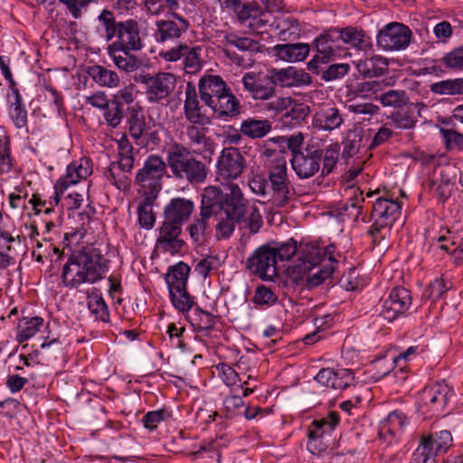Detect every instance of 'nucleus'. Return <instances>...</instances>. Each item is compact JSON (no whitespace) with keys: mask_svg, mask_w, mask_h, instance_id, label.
Listing matches in <instances>:
<instances>
[{"mask_svg":"<svg viewBox=\"0 0 463 463\" xmlns=\"http://www.w3.org/2000/svg\"><path fill=\"white\" fill-rule=\"evenodd\" d=\"M248 201L238 184L229 185V193H222L217 186L210 185L203 189L199 217L194 218L187 227L194 243L203 245L211 232L210 219L216 221L215 230L218 239H228L233 233L236 224L242 222L247 214Z\"/></svg>","mask_w":463,"mask_h":463,"instance_id":"nucleus-1","label":"nucleus"},{"mask_svg":"<svg viewBox=\"0 0 463 463\" xmlns=\"http://www.w3.org/2000/svg\"><path fill=\"white\" fill-rule=\"evenodd\" d=\"M335 246L301 245L298 262L287 269L288 280L294 287L312 288L322 284L335 271L338 263Z\"/></svg>","mask_w":463,"mask_h":463,"instance_id":"nucleus-2","label":"nucleus"},{"mask_svg":"<svg viewBox=\"0 0 463 463\" xmlns=\"http://www.w3.org/2000/svg\"><path fill=\"white\" fill-rule=\"evenodd\" d=\"M109 260L96 248H83L72 252L61 270L64 287L77 288L80 285L101 280L109 270Z\"/></svg>","mask_w":463,"mask_h":463,"instance_id":"nucleus-3","label":"nucleus"},{"mask_svg":"<svg viewBox=\"0 0 463 463\" xmlns=\"http://www.w3.org/2000/svg\"><path fill=\"white\" fill-rule=\"evenodd\" d=\"M201 100L219 118H235L241 113L240 100L219 75L205 74L198 82Z\"/></svg>","mask_w":463,"mask_h":463,"instance_id":"nucleus-4","label":"nucleus"},{"mask_svg":"<svg viewBox=\"0 0 463 463\" xmlns=\"http://www.w3.org/2000/svg\"><path fill=\"white\" fill-rule=\"evenodd\" d=\"M166 164L175 178L192 185L203 184L209 174L206 164L194 157L184 145L178 143L167 151Z\"/></svg>","mask_w":463,"mask_h":463,"instance_id":"nucleus-5","label":"nucleus"},{"mask_svg":"<svg viewBox=\"0 0 463 463\" xmlns=\"http://www.w3.org/2000/svg\"><path fill=\"white\" fill-rule=\"evenodd\" d=\"M268 179L269 186L268 203L277 208L288 205L296 193L289 181L287 161L283 156H275L271 160L268 170Z\"/></svg>","mask_w":463,"mask_h":463,"instance_id":"nucleus-6","label":"nucleus"},{"mask_svg":"<svg viewBox=\"0 0 463 463\" xmlns=\"http://www.w3.org/2000/svg\"><path fill=\"white\" fill-rule=\"evenodd\" d=\"M167 164L162 156L150 155L146 157L143 166L137 172L134 184L142 196L157 198L162 189L163 177Z\"/></svg>","mask_w":463,"mask_h":463,"instance_id":"nucleus-7","label":"nucleus"},{"mask_svg":"<svg viewBox=\"0 0 463 463\" xmlns=\"http://www.w3.org/2000/svg\"><path fill=\"white\" fill-rule=\"evenodd\" d=\"M398 201L378 198L373 205V224L369 230L373 244H379L389 235L391 228L401 214Z\"/></svg>","mask_w":463,"mask_h":463,"instance_id":"nucleus-8","label":"nucleus"},{"mask_svg":"<svg viewBox=\"0 0 463 463\" xmlns=\"http://www.w3.org/2000/svg\"><path fill=\"white\" fill-rule=\"evenodd\" d=\"M135 81L145 86L146 98L150 103H161L167 99L176 86V78L169 72L155 75L141 72L135 76Z\"/></svg>","mask_w":463,"mask_h":463,"instance_id":"nucleus-9","label":"nucleus"},{"mask_svg":"<svg viewBox=\"0 0 463 463\" xmlns=\"http://www.w3.org/2000/svg\"><path fill=\"white\" fill-rule=\"evenodd\" d=\"M453 445L451 432L447 430L423 434L418 449L413 454L415 463H428L435 458L445 454Z\"/></svg>","mask_w":463,"mask_h":463,"instance_id":"nucleus-10","label":"nucleus"},{"mask_svg":"<svg viewBox=\"0 0 463 463\" xmlns=\"http://www.w3.org/2000/svg\"><path fill=\"white\" fill-rule=\"evenodd\" d=\"M339 42L336 35V28H331L315 38L312 47L316 51L315 55L307 63V69L315 74H319L317 68L328 64L339 56Z\"/></svg>","mask_w":463,"mask_h":463,"instance_id":"nucleus-11","label":"nucleus"},{"mask_svg":"<svg viewBox=\"0 0 463 463\" xmlns=\"http://www.w3.org/2000/svg\"><path fill=\"white\" fill-rule=\"evenodd\" d=\"M245 167V160L236 147H225L222 149L216 165V180L222 184H227L226 191L229 193V185L232 180L241 176Z\"/></svg>","mask_w":463,"mask_h":463,"instance_id":"nucleus-12","label":"nucleus"},{"mask_svg":"<svg viewBox=\"0 0 463 463\" xmlns=\"http://www.w3.org/2000/svg\"><path fill=\"white\" fill-rule=\"evenodd\" d=\"M246 268L263 280H272L278 275L273 248L269 244L257 248L247 259Z\"/></svg>","mask_w":463,"mask_h":463,"instance_id":"nucleus-13","label":"nucleus"},{"mask_svg":"<svg viewBox=\"0 0 463 463\" xmlns=\"http://www.w3.org/2000/svg\"><path fill=\"white\" fill-rule=\"evenodd\" d=\"M412 304L410 290L404 287L393 288L383 299L380 317L387 322H392L407 314Z\"/></svg>","mask_w":463,"mask_h":463,"instance_id":"nucleus-14","label":"nucleus"},{"mask_svg":"<svg viewBox=\"0 0 463 463\" xmlns=\"http://www.w3.org/2000/svg\"><path fill=\"white\" fill-rule=\"evenodd\" d=\"M157 43L175 42L180 39L190 28L189 21L175 11H169L165 19L156 23Z\"/></svg>","mask_w":463,"mask_h":463,"instance_id":"nucleus-15","label":"nucleus"},{"mask_svg":"<svg viewBox=\"0 0 463 463\" xmlns=\"http://www.w3.org/2000/svg\"><path fill=\"white\" fill-rule=\"evenodd\" d=\"M207 128L198 123H189L184 126L180 139L185 144L190 151L196 155H213L214 143L210 137L206 136Z\"/></svg>","mask_w":463,"mask_h":463,"instance_id":"nucleus-16","label":"nucleus"},{"mask_svg":"<svg viewBox=\"0 0 463 463\" xmlns=\"http://www.w3.org/2000/svg\"><path fill=\"white\" fill-rule=\"evenodd\" d=\"M322 149L307 145L305 149L290 159L292 168L300 179H307L320 169Z\"/></svg>","mask_w":463,"mask_h":463,"instance_id":"nucleus-17","label":"nucleus"},{"mask_svg":"<svg viewBox=\"0 0 463 463\" xmlns=\"http://www.w3.org/2000/svg\"><path fill=\"white\" fill-rule=\"evenodd\" d=\"M113 43L108 48L124 49L127 52L139 51L143 47L139 25L134 19L118 22Z\"/></svg>","mask_w":463,"mask_h":463,"instance_id":"nucleus-18","label":"nucleus"},{"mask_svg":"<svg viewBox=\"0 0 463 463\" xmlns=\"http://www.w3.org/2000/svg\"><path fill=\"white\" fill-rule=\"evenodd\" d=\"M411 37V31L408 26L391 23L378 33L377 44L385 51L401 50L409 45Z\"/></svg>","mask_w":463,"mask_h":463,"instance_id":"nucleus-19","label":"nucleus"},{"mask_svg":"<svg viewBox=\"0 0 463 463\" xmlns=\"http://www.w3.org/2000/svg\"><path fill=\"white\" fill-rule=\"evenodd\" d=\"M454 395L453 389L445 382H439L425 387L420 395L422 406L429 408L432 413L444 411L449 399Z\"/></svg>","mask_w":463,"mask_h":463,"instance_id":"nucleus-20","label":"nucleus"},{"mask_svg":"<svg viewBox=\"0 0 463 463\" xmlns=\"http://www.w3.org/2000/svg\"><path fill=\"white\" fill-rule=\"evenodd\" d=\"M241 82L244 90L255 100H269L275 97L276 88L269 74L260 77L253 72H247L242 77Z\"/></svg>","mask_w":463,"mask_h":463,"instance_id":"nucleus-21","label":"nucleus"},{"mask_svg":"<svg viewBox=\"0 0 463 463\" xmlns=\"http://www.w3.org/2000/svg\"><path fill=\"white\" fill-rule=\"evenodd\" d=\"M181 232V225L164 220L159 229V235L156 239V248L171 255L180 252L184 246V241L180 238Z\"/></svg>","mask_w":463,"mask_h":463,"instance_id":"nucleus-22","label":"nucleus"},{"mask_svg":"<svg viewBox=\"0 0 463 463\" xmlns=\"http://www.w3.org/2000/svg\"><path fill=\"white\" fill-rule=\"evenodd\" d=\"M269 75L275 88L276 86L283 88L307 86L312 83V78L308 73L292 66L284 69H272Z\"/></svg>","mask_w":463,"mask_h":463,"instance_id":"nucleus-23","label":"nucleus"},{"mask_svg":"<svg viewBox=\"0 0 463 463\" xmlns=\"http://www.w3.org/2000/svg\"><path fill=\"white\" fill-rule=\"evenodd\" d=\"M194 211V203L185 197L172 198L164 208V220L181 225L187 222Z\"/></svg>","mask_w":463,"mask_h":463,"instance_id":"nucleus-24","label":"nucleus"},{"mask_svg":"<svg viewBox=\"0 0 463 463\" xmlns=\"http://www.w3.org/2000/svg\"><path fill=\"white\" fill-rule=\"evenodd\" d=\"M203 106L200 105L195 87L188 82L185 88V99L184 113L189 123H198L206 126L211 123L210 118L203 112Z\"/></svg>","mask_w":463,"mask_h":463,"instance_id":"nucleus-25","label":"nucleus"},{"mask_svg":"<svg viewBox=\"0 0 463 463\" xmlns=\"http://www.w3.org/2000/svg\"><path fill=\"white\" fill-rule=\"evenodd\" d=\"M315 380L323 386L335 390H343L354 382L353 371L350 369L331 368L321 369L315 377Z\"/></svg>","mask_w":463,"mask_h":463,"instance_id":"nucleus-26","label":"nucleus"},{"mask_svg":"<svg viewBox=\"0 0 463 463\" xmlns=\"http://www.w3.org/2000/svg\"><path fill=\"white\" fill-rule=\"evenodd\" d=\"M311 45L304 43L276 44L272 48L273 54L287 62L304 61L309 54Z\"/></svg>","mask_w":463,"mask_h":463,"instance_id":"nucleus-27","label":"nucleus"},{"mask_svg":"<svg viewBox=\"0 0 463 463\" xmlns=\"http://www.w3.org/2000/svg\"><path fill=\"white\" fill-rule=\"evenodd\" d=\"M91 172L92 170L88 160L80 159V161H74L67 166L66 175L57 180L56 188L67 189L69 186L79 183L81 179L87 178Z\"/></svg>","mask_w":463,"mask_h":463,"instance_id":"nucleus-28","label":"nucleus"},{"mask_svg":"<svg viewBox=\"0 0 463 463\" xmlns=\"http://www.w3.org/2000/svg\"><path fill=\"white\" fill-rule=\"evenodd\" d=\"M343 122V116L335 107H323L313 118L314 126L321 130H335L339 128Z\"/></svg>","mask_w":463,"mask_h":463,"instance_id":"nucleus-29","label":"nucleus"},{"mask_svg":"<svg viewBox=\"0 0 463 463\" xmlns=\"http://www.w3.org/2000/svg\"><path fill=\"white\" fill-rule=\"evenodd\" d=\"M127 123L131 137L138 144L148 129L144 110L140 105L135 104L127 109Z\"/></svg>","mask_w":463,"mask_h":463,"instance_id":"nucleus-30","label":"nucleus"},{"mask_svg":"<svg viewBox=\"0 0 463 463\" xmlns=\"http://www.w3.org/2000/svg\"><path fill=\"white\" fill-rule=\"evenodd\" d=\"M388 60L381 55H373L360 60L356 68L365 78H374L383 75L388 71Z\"/></svg>","mask_w":463,"mask_h":463,"instance_id":"nucleus-31","label":"nucleus"},{"mask_svg":"<svg viewBox=\"0 0 463 463\" xmlns=\"http://www.w3.org/2000/svg\"><path fill=\"white\" fill-rule=\"evenodd\" d=\"M448 236H440L439 248L449 254L457 265L463 261V232L451 233L448 231Z\"/></svg>","mask_w":463,"mask_h":463,"instance_id":"nucleus-32","label":"nucleus"},{"mask_svg":"<svg viewBox=\"0 0 463 463\" xmlns=\"http://www.w3.org/2000/svg\"><path fill=\"white\" fill-rule=\"evenodd\" d=\"M336 35L338 42L342 41L358 50L366 51L371 47L370 37L366 36L363 31L354 27L336 28Z\"/></svg>","mask_w":463,"mask_h":463,"instance_id":"nucleus-33","label":"nucleus"},{"mask_svg":"<svg viewBox=\"0 0 463 463\" xmlns=\"http://www.w3.org/2000/svg\"><path fill=\"white\" fill-rule=\"evenodd\" d=\"M108 53L115 65L125 72H133L141 65L138 59L124 49L108 48Z\"/></svg>","mask_w":463,"mask_h":463,"instance_id":"nucleus-34","label":"nucleus"},{"mask_svg":"<svg viewBox=\"0 0 463 463\" xmlns=\"http://www.w3.org/2000/svg\"><path fill=\"white\" fill-rule=\"evenodd\" d=\"M88 73L91 79L99 86L106 88H116L119 85L120 79L118 73L101 65L89 67Z\"/></svg>","mask_w":463,"mask_h":463,"instance_id":"nucleus-35","label":"nucleus"},{"mask_svg":"<svg viewBox=\"0 0 463 463\" xmlns=\"http://www.w3.org/2000/svg\"><path fill=\"white\" fill-rule=\"evenodd\" d=\"M241 132L250 138H262L271 130V122L268 119L248 118L240 128Z\"/></svg>","mask_w":463,"mask_h":463,"instance_id":"nucleus-36","label":"nucleus"},{"mask_svg":"<svg viewBox=\"0 0 463 463\" xmlns=\"http://www.w3.org/2000/svg\"><path fill=\"white\" fill-rule=\"evenodd\" d=\"M364 203V194L359 189H356L346 202L340 204V214L355 222L363 213Z\"/></svg>","mask_w":463,"mask_h":463,"instance_id":"nucleus-37","label":"nucleus"},{"mask_svg":"<svg viewBox=\"0 0 463 463\" xmlns=\"http://www.w3.org/2000/svg\"><path fill=\"white\" fill-rule=\"evenodd\" d=\"M132 169L122 167L119 163L112 162L106 173L107 179L120 191H128L130 188L131 180L129 174Z\"/></svg>","mask_w":463,"mask_h":463,"instance_id":"nucleus-38","label":"nucleus"},{"mask_svg":"<svg viewBox=\"0 0 463 463\" xmlns=\"http://www.w3.org/2000/svg\"><path fill=\"white\" fill-rule=\"evenodd\" d=\"M190 267L183 261L171 266L165 274L168 290L187 287Z\"/></svg>","mask_w":463,"mask_h":463,"instance_id":"nucleus-39","label":"nucleus"},{"mask_svg":"<svg viewBox=\"0 0 463 463\" xmlns=\"http://www.w3.org/2000/svg\"><path fill=\"white\" fill-rule=\"evenodd\" d=\"M339 423V415L335 411H331L327 414L326 417L314 420L310 426L308 427L310 430L317 432L320 437H324L326 439H332V433L335 430V427Z\"/></svg>","mask_w":463,"mask_h":463,"instance_id":"nucleus-40","label":"nucleus"},{"mask_svg":"<svg viewBox=\"0 0 463 463\" xmlns=\"http://www.w3.org/2000/svg\"><path fill=\"white\" fill-rule=\"evenodd\" d=\"M43 324V319L41 317L21 319L17 326V341L22 343L33 337L40 330Z\"/></svg>","mask_w":463,"mask_h":463,"instance_id":"nucleus-41","label":"nucleus"},{"mask_svg":"<svg viewBox=\"0 0 463 463\" xmlns=\"http://www.w3.org/2000/svg\"><path fill=\"white\" fill-rule=\"evenodd\" d=\"M408 424L407 416L401 411L390 412L387 418L381 422V431H386L392 436L397 435Z\"/></svg>","mask_w":463,"mask_h":463,"instance_id":"nucleus-42","label":"nucleus"},{"mask_svg":"<svg viewBox=\"0 0 463 463\" xmlns=\"http://www.w3.org/2000/svg\"><path fill=\"white\" fill-rule=\"evenodd\" d=\"M169 291L173 306L182 313H186L194 306V297L187 291V287L174 288Z\"/></svg>","mask_w":463,"mask_h":463,"instance_id":"nucleus-43","label":"nucleus"},{"mask_svg":"<svg viewBox=\"0 0 463 463\" xmlns=\"http://www.w3.org/2000/svg\"><path fill=\"white\" fill-rule=\"evenodd\" d=\"M88 307L95 316L96 319L101 320L102 322L109 321V307L98 290L88 296Z\"/></svg>","mask_w":463,"mask_h":463,"instance_id":"nucleus-44","label":"nucleus"},{"mask_svg":"<svg viewBox=\"0 0 463 463\" xmlns=\"http://www.w3.org/2000/svg\"><path fill=\"white\" fill-rule=\"evenodd\" d=\"M222 42L227 45L236 47L241 52H255L260 49L258 41L248 37H240L233 33H226Z\"/></svg>","mask_w":463,"mask_h":463,"instance_id":"nucleus-45","label":"nucleus"},{"mask_svg":"<svg viewBox=\"0 0 463 463\" xmlns=\"http://www.w3.org/2000/svg\"><path fill=\"white\" fill-rule=\"evenodd\" d=\"M283 114V121L289 125H298L308 115L309 107L304 103H298L292 99V105Z\"/></svg>","mask_w":463,"mask_h":463,"instance_id":"nucleus-46","label":"nucleus"},{"mask_svg":"<svg viewBox=\"0 0 463 463\" xmlns=\"http://www.w3.org/2000/svg\"><path fill=\"white\" fill-rule=\"evenodd\" d=\"M363 139L364 137L361 131L354 130L348 132L344 141L342 157L347 160L358 154L363 146Z\"/></svg>","mask_w":463,"mask_h":463,"instance_id":"nucleus-47","label":"nucleus"},{"mask_svg":"<svg viewBox=\"0 0 463 463\" xmlns=\"http://www.w3.org/2000/svg\"><path fill=\"white\" fill-rule=\"evenodd\" d=\"M156 198H150V196H143V200L138 206V221L143 228L147 230L153 228L156 216L152 211V205Z\"/></svg>","mask_w":463,"mask_h":463,"instance_id":"nucleus-48","label":"nucleus"},{"mask_svg":"<svg viewBox=\"0 0 463 463\" xmlns=\"http://www.w3.org/2000/svg\"><path fill=\"white\" fill-rule=\"evenodd\" d=\"M133 146L126 137H121L118 142V156L119 163L122 167L126 169H133L134 167V154Z\"/></svg>","mask_w":463,"mask_h":463,"instance_id":"nucleus-49","label":"nucleus"},{"mask_svg":"<svg viewBox=\"0 0 463 463\" xmlns=\"http://www.w3.org/2000/svg\"><path fill=\"white\" fill-rule=\"evenodd\" d=\"M193 316L192 323L196 326L198 331L208 332L213 329L215 317L212 313L204 311L200 307L195 306Z\"/></svg>","mask_w":463,"mask_h":463,"instance_id":"nucleus-50","label":"nucleus"},{"mask_svg":"<svg viewBox=\"0 0 463 463\" xmlns=\"http://www.w3.org/2000/svg\"><path fill=\"white\" fill-rule=\"evenodd\" d=\"M379 101L383 107L402 108L409 101L405 90H390L379 96Z\"/></svg>","mask_w":463,"mask_h":463,"instance_id":"nucleus-51","label":"nucleus"},{"mask_svg":"<svg viewBox=\"0 0 463 463\" xmlns=\"http://www.w3.org/2000/svg\"><path fill=\"white\" fill-rule=\"evenodd\" d=\"M235 14L241 24H250L263 11L259 0L241 5L235 11Z\"/></svg>","mask_w":463,"mask_h":463,"instance_id":"nucleus-52","label":"nucleus"},{"mask_svg":"<svg viewBox=\"0 0 463 463\" xmlns=\"http://www.w3.org/2000/svg\"><path fill=\"white\" fill-rule=\"evenodd\" d=\"M340 153V146L339 144H332L328 146L326 149H322V159H323V167H322V175H328L331 174L335 167Z\"/></svg>","mask_w":463,"mask_h":463,"instance_id":"nucleus-53","label":"nucleus"},{"mask_svg":"<svg viewBox=\"0 0 463 463\" xmlns=\"http://www.w3.org/2000/svg\"><path fill=\"white\" fill-rule=\"evenodd\" d=\"M184 58V68L186 73L194 74L198 72L202 68L201 52L202 48L200 46L187 47V52Z\"/></svg>","mask_w":463,"mask_h":463,"instance_id":"nucleus-54","label":"nucleus"},{"mask_svg":"<svg viewBox=\"0 0 463 463\" xmlns=\"http://www.w3.org/2000/svg\"><path fill=\"white\" fill-rule=\"evenodd\" d=\"M98 21L104 30V37L106 41H112L115 38V32L118 29V22H116L113 12L108 9H103L98 16Z\"/></svg>","mask_w":463,"mask_h":463,"instance_id":"nucleus-55","label":"nucleus"},{"mask_svg":"<svg viewBox=\"0 0 463 463\" xmlns=\"http://www.w3.org/2000/svg\"><path fill=\"white\" fill-rule=\"evenodd\" d=\"M103 118L108 127L111 128H118L123 119V109L118 100H112L109 105L103 109Z\"/></svg>","mask_w":463,"mask_h":463,"instance_id":"nucleus-56","label":"nucleus"},{"mask_svg":"<svg viewBox=\"0 0 463 463\" xmlns=\"http://www.w3.org/2000/svg\"><path fill=\"white\" fill-rule=\"evenodd\" d=\"M321 79L325 81H333L345 76L350 71V65L348 63H335L329 65L326 69H323L322 66L317 68Z\"/></svg>","mask_w":463,"mask_h":463,"instance_id":"nucleus-57","label":"nucleus"},{"mask_svg":"<svg viewBox=\"0 0 463 463\" xmlns=\"http://www.w3.org/2000/svg\"><path fill=\"white\" fill-rule=\"evenodd\" d=\"M278 301V295L269 287L260 285L256 288L252 302L258 306L271 307Z\"/></svg>","mask_w":463,"mask_h":463,"instance_id":"nucleus-58","label":"nucleus"},{"mask_svg":"<svg viewBox=\"0 0 463 463\" xmlns=\"http://www.w3.org/2000/svg\"><path fill=\"white\" fill-rule=\"evenodd\" d=\"M307 449L314 455H320L326 451L329 445L333 442L332 439H326L322 436L320 437L317 432H315L309 428L307 430Z\"/></svg>","mask_w":463,"mask_h":463,"instance_id":"nucleus-59","label":"nucleus"},{"mask_svg":"<svg viewBox=\"0 0 463 463\" xmlns=\"http://www.w3.org/2000/svg\"><path fill=\"white\" fill-rule=\"evenodd\" d=\"M394 126L400 129H411L415 127L417 119L413 112L409 110H398L392 112L389 118Z\"/></svg>","mask_w":463,"mask_h":463,"instance_id":"nucleus-60","label":"nucleus"},{"mask_svg":"<svg viewBox=\"0 0 463 463\" xmlns=\"http://www.w3.org/2000/svg\"><path fill=\"white\" fill-rule=\"evenodd\" d=\"M216 371L218 372L219 377L227 386L238 385L242 389L243 384H240V375L231 365L220 363L216 365Z\"/></svg>","mask_w":463,"mask_h":463,"instance_id":"nucleus-61","label":"nucleus"},{"mask_svg":"<svg viewBox=\"0 0 463 463\" xmlns=\"http://www.w3.org/2000/svg\"><path fill=\"white\" fill-rule=\"evenodd\" d=\"M442 63L451 70H463V44L446 53L441 59Z\"/></svg>","mask_w":463,"mask_h":463,"instance_id":"nucleus-62","label":"nucleus"},{"mask_svg":"<svg viewBox=\"0 0 463 463\" xmlns=\"http://www.w3.org/2000/svg\"><path fill=\"white\" fill-rule=\"evenodd\" d=\"M428 189L433 193L434 195L441 202H445L451 194L450 182L449 179L441 180L440 182L435 180L428 181Z\"/></svg>","mask_w":463,"mask_h":463,"instance_id":"nucleus-63","label":"nucleus"},{"mask_svg":"<svg viewBox=\"0 0 463 463\" xmlns=\"http://www.w3.org/2000/svg\"><path fill=\"white\" fill-rule=\"evenodd\" d=\"M272 248L275 251L276 260H289L298 252L297 241L294 239H289L288 241Z\"/></svg>","mask_w":463,"mask_h":463,"instance_id":"nucleus-64","label":"nucleus"}]
</instances>
